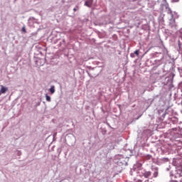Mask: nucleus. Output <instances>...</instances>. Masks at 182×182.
<instances>
[{
	"instance_id": "f257e3e1",
	"label": "nucleus",
	"mask_w": 182,
	"mask_h": 182,
	"mask_svg": "<svg viewBox=\"0 0 182 182\" xmlns=\"http://www.w3.org/2000/svg\"><path fill=\"white\" fill-rule=\"evenodd\" d=\"M182 167L179 166L176 168V173H174L175 178H181L179 181H171L170 182H182Z\"/></svg>"
},
{
	"instance_id": "f03ea898",
	"label": "nucleus",
	"mask_w": 182,
	"mask_h": 182,
	"mask_svg": "<svg viewBox=\"0 0 182 182\" xmlns=\"http://www.w3.org/2000/svg\"><path fill=\"white\" fill-rule=\"evenodd\" d=\"M138 174H139L140 177H144L145 178H149L150 176H151V172L146 171L144 169H140L138 172Z\"/></svg>"
},
{
	"instance_id": "7ed1b4c3",
	"label": "nucleus",
	"mask_w": 182,
	"mask_h": 182,
	"mask_svg": "<svg viewBox=\"0 0 182 182\" xmlns=\"http://www.w3.org/2000/svg\"><path fill=\"white\" fill-rule=\"evenodd\" d=\"M0 86L1 87V90H0V92L2 94L6 93V92H8V87H4V85H0Z\"/></svg>"
},
{
	"instance_id": "20e7f679",
	"label": "nucleus",
	"mask_w": 182,
	"mask_h": 182,
	"mask_svg": "<svg viewBox=\"0 0 182 182\" xmlns=\"http://www.w3.org/2000/svg\"><path fill=\"white\" fill-rule=\"evenodd\" d=\"M92 4H93V0L87 1L85 3V6H88L89 8H90L92 6Z\"/></svg>"
},
{
	"instance_id": "39448f33",
	"label": "nucleus",
	"mask_w": 182,
	"mask_h": 182,
	"mask_svg": "<svg viewBox=\"0 0 182 182\" xmlns=\"http://www.w3.org/2000/svg\"><path fill=\"white\" fill-rule=\"evenodd\" d=\"M49 92L51 93V95H53V93H55V85H52L50 87Z\"/></svg>"
},
{
	"instance_id": "423d86ee",
	"label": "nucleus",
	"mask_w": 182,
	"mask_h": 182,
	"mask_svg": "<svg viewBox=\"0 0 182 182\" xmlns=\"http://www.w3.org/2000/svg\"><path fill=\"white\" fill-rule=\"evenodd\" d=\"M46 99L47 102H50V97L48 94L46 95Z\"/></svg>"
},
{
	"instance_id": "0eeeda50",
	"label": "nucleus",
	"mask_w": 182,
	"mask_h": 182,
	"mask_svg": "<svg viewBox=\"0 0 182 182\" xmlns=\"http://www.w3.org/2000/svg\"><path fill=\"white\" fill-rule=\"evenodd\" d=\"M140 52V50H135L134 51V55H136V56H139V53Z\"/></svg>"
},
{
	"instance_id": "6e6552de",
	"label": "nucleus",
	"mask_w": 182,
	"mask_h": 182,
	"mask_svg": "<svg viewBox=\"0 0 182 182\" xmlns=\"http://www.w3.org/2000/svg\"><path fill=\"white\" fill-rule=\"evenodd\" d=\"M153 176H154V177H157L158 176H159V172H157V171H156V172H154V174H153Z\"/></svg>"
},
{
	"instance_id": "1a4fd4ad",
	"label": "nucleus",
	"mask_w": 182,
	"mask_h": 182,
	"mask_svg": "<svg viewBox=\"0 0 182 182\" xmlns=\"http://www.w3.org/2000/svg\"><path fill=\"white\" fill-rule=\"evenodd\" d=\"M22 31H23V32H24V33H26V29H25V28H24V27L22 28Z\"/></svg>"
},
{
	"instance_id": "9d476101",
	"label": "nucleus",
	"mask_w": 182,
	"mask_h": 182,
	"mask_svg": "<svg viewBox=\"0 0 182 182\" xmlns=\"http://www.w3.org/2000/svg\"><path fill=\"white\" fill-rule=\"evenodd\" d=\"M130 56L131 58H134V53H131Z\"/></svg>"
},
{
	"instance_id": "9b49d317",
	"label": "nucleus",
	"mask_w": 182,
	"mask_h": 182,
	"mask_svg": "<svg viewBox=\"0 0 182 182\" xmlns=\"http://www.w3.org/2000/svg\"><path fill=\"white\" fill-rule=\"evenodd\" d=\"M178 47H179V48H181V43H180V42H179V43H178Z\"/></svg>"
},
{
	"instance_id": "f8f14e48",
	"label": "nucleus",
	"mask_w": 182,
	"mask_h": 182,
	"mask_svg": "<svg viewBox=\"0 0 182 182\" xmlns=\"http://www.w3.org/2000/svg\"><path fill=\"white\" fill-rule=\"evenodd\" d=\"M73 11H74L75 12H76V9L74 8V9H73Z\"/></svg>"
},
{
	"instance_id": "ddd939ff",
	"label": "nucleus",
	"mask_w": 182,
	"mask_h": 182,
	"mask_svg": "<svg viewBox=\"0 0 182 182\" xmlns=\"http://www.w3.org/2000/svg\"><path fill=\"white\" fill-rule=\"evenodd\" d=\"M1 94H2V93H1V92L0 91V96H1Z\"/></svg>"
}]
</instances>
